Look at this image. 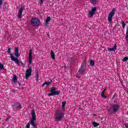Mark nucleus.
Here are the masks:
<instances>
[{
	"label": "nucleus",
	"instance_id": "a19ab883",
	"mask_svg": "<svg viewBox=\"0 0 128 128\" xmlns=\"http://www.w3.org/2000/svg\"><path fill=\"white\" fill-rule=\"evenodd\" d=\"M106 89H104V90L102 92H104H104L106 91Z\"/></svg>",
	"mask_w": 128,
	"mask_h": 128
},
{
	"label": "nucleus",
	"instance_id": "7c9ffc66",
	"mask_svg": "<svg viewBox=\"0 0 128 128\" xmlns=\"http://www.w3.org/2000/svg\"><path fill=\"white\" fill-rule=\"evenodd\" d=\"M128 60V58L126 56L124 57V58L122 60V62H126Z\"/></svg>",
	"mask_w": 128,
	"mask_h": 128
},
{
	"label": "nucleus",
	"instance_id": "1a4fd4ad",
	"mask_svg": "<svg viewBox=\"0 0 128 128\" xmlns=\"http://www.w3.org/2000/svg\"><path fill=\"white\" fill-rule=\"evenodd\" d=\"M96 12V7L92 8L91 10L89 11V18H92Z\"/></svg>",
	"mask_w": 128,
	"mask_h": 128
},
{
	"label": "nucleus",
	"instance_id": "2f4dec72",
	"mask_svg": "<svg viewBox=\"0 0 128 128\" xmlns=\"http://www.w3.org/2000/svg\"><path fill=\"white\" fill-rule=\"evenodd\" d=\"M74 62H75L74 58H72V60L70 61V63L71 64H74Z\"/></svg>",
	"mask_w": 128,
	"mask_h": 128
},
{
	"label": "nucleus",
	"instance_id": "49530a36",
	"mask_svg": "<svg viewBox=\"0 0 128 128\" xmlns=\"http://www.w3.org/2000/svg\"><path fill=\"white\" fill-rule=\"evenodd\" d=\"M127 23H128V22H126Z\"/></svg>",
	"mask_w": 128,
	"mask_h": 128
},
{
	"label": "nucleus",
	"instance_id": "2eb2a0df",
	"mask_svg": "<svg viewBox=\"0 0 128 128\" xmlns=\"http://www.w3.org/2000/svg\"><path fill=\"white\" fill-rule=\"evenodd\" d=\"M52 84V79H50V81L44 82L42 86V87H44V86H50V84Z\"/></svg>",
	"mask_w": 128,
	"mask_h": 128
},
{
	"label": "nucleus",
	"instance_id": "f704fd0d",
	"mask_svg": "<svg viewBox=\"0 0 128 128\" xmlns=\"http://www.w3.org/2000/svg\"><path fill=\"white\" fill-rule=\"evenodd\" d=\"M8 116L7 117V118L6 120V122H8V120H10V115H8Z\"/></svg>",
	"mask_w": 128,
	"mask_h": 128
},
{
	"label": "nucleus",
	"instance_id": "dca6fc26",
	"mask_svg": "<svg viewBox=\"0 0 128 128\" xmlns=\"http://www.w3.org/2000/svg\"><path fill=\"white\" fill-rule=\"evenodd\" d=\"M60 68L64 70H66V65L65 64H61Z\"/></svg>",
	"mask_w": 128,
	"mask_h": 128
},
{
	"label": "nucleus",
	"instance_id": "7ed1b4c3",
	"mask_svg": "<svg viewBox=\"0 0 128 128\" xmlns=\"http://www.w3.org/2000/svg\"><path fill=\"white\" fill-rule=\"evenodd\" d=\"M86 66L84 64H82L80 66V68L78 70V74L76 75V78H80V74H84V72H86Z\"/></svg>",
	"mask_w": 128,
	"mask_h": 128
},
{
	"label": "nucleus",
	"instance_id": "c9c22d12",
	"mask_svg": "<svg viewBox=\"0 0 128 128\" xmlns=\"http://www.w3.org/2000/svg\"><path fill=\"white\" fill-rule=\"evenodd\" d=\"M82 64H85V66H86V58H85L84 60V63H82Z\"/></svg>",
	"mask_w": 128,
	"mask_h": 128
},
{
	"label": "nucleus",
	"instance_id": "b1692460",
	"mask_svg": "<svg viewBox=\"0 0 128 128\" xmlns=\"http://www.w3.org/2000/svg\"><path fill=\"white\" fill-rule=\"evenodd\" d=\"M108 114H110L112 115V112H114V111L112 110V108H110L109 109H108Z\"/></svg>",
	"mask_w": 128,
	"mask_h": 128
},
{
	"label": "nucleus",
	"instance_id": "4468645a",
	"mask_svg": "<svg viewBox=\"0 0 128 128\" xmlns=\"http://www.w3.org/2000/svg\"><path fill=\"white\" fill-rule=\"evenodd\" d=\"M12 82L14 84H16V82H18V76H16V74L13 75V78H12Z\"/></svg>",
	"mask_w": 128,
	"mask_h": 128
},
{
	"label": "nucleus",
	"instance_id": "393cba45",
	"mask_svg": "<svg viewBox=\"0 0 128 128\" xmlns=\"http://www.w3.org/2000/svg\"><path fill=\"white\" fill-rule=\"evenodd\" d=\"M66 104V101L62 102V108H64Z\"/></svg>",
	"mask_w": 128,
	"mask_h": 128
},
{
	"label": "nucleus",
	"instance_id": "9d476101",
	"mask_svg": "<svg viewBox=\"0 0 128 128\" xmlns=\"http://www.w3.org/2000/svg\"><path fill=\"white\" fill-rule=\"evenodd\" d=\"M26 8L24 6H22L20 9L19 10L18 14V18H22V11L24 10Z\"/></svg>",
	"mask_w": 128,
	"mask_h": 128
},
{
	"label": "nucleus",
	"instance_id": "72a5a7b5",
	"mask_svg": "<svg viewBox=\"0 0 128 128\" xmlns=\"http://www.w3.org/2000/svg\"><path fill=\"white\" fill-rule=\"evenodd\" d=\"M10 50H11L10 48L8 47V50H7V52H8V54H10V52H11Z\"/></svg>",
	"mask_w": 128,
	"mask_h": 128
},
{
	"label": "nucleus",
	"instance_id": "423d86ee",
	"mask_svg": "<svg viewBox=\"0 0 128 128\" xmlns=\"http://www.w3.org/2000/svg\"><path fill=\"white\" fill-rule=\"evenodd\" d=\"M111 108H112L113 112H114V114H116L120 108V105L118 104H112L111 106Z\"/></svg>",
	"mask_w": 128,
	"mask_h": 128
},
{
	"label": "nucleus",
	"instance_id": "37998d69",
	"mask_svg": "<svg viewBox=\"0 0 128 128\" xmlns=\"http://www.w3.org/2000/svg\"><path fill=\"white\" fill-rule=\"evenodd\" d=\"M126 128H128V125H126Z\"/></svg>",
	"mask_w": 128,
	"mask_h": 128
},
{
	"label": "nucleus",
	"instance_id": "bb28decb",
	"mask_svg": "<svg viewBox=\"0 0 128 128\" xmlns=\"http://www.w3.org/2000/svg\"><path fill=\"white\" fill-rule=\"evenodd\" d=\"M121 24H122V28H125V26H126V24H124V20H122V21L121 22Z\"/></svg>",
	"mask_w": 128,
	"mask_h": 128
},
{
	"label": "nucleus",
	"instance_id": "c85d7f7f",
	"mask_svg": "<svg viewBox=\"0 0 128 128\" xmlns=\"http://www.w3.org/2000/svg\"><path fill=\"white\" fill-rule=\"evenodd\" d=\"M101 96L104 98H106V96H104V92H102L101 94Z\"/></svg>",
	"mask_w": 128,
	"mask_h": 128
},
{
	"label": "nucleus",
	"instance_id": "412c9836",
	"mask_svg": "<svg viewBox=\"0 0 128 128\" xmlns=\"http://www.w3.org/2000/svg\"><path fill=\"white\" fill-rule=\"evenodd\" d=\"M56 87H52L50 89V92H54L56 91Z\"/></svg>",
	"mask_w": 128,
	"mask_h": 128
},
{
	"label": "nucleus",
	"instance_id": "a878e982",
	"mask_svg": "<svg viewBox=\"0 0 128 128\" xmlns=\"http://www.w3.org/2000/svg\"><path fill=\"white\" fill-rule=\"evenodd\" d=\"M32 56H28V62L30 64H32Z\"/></svg>",
	"mask_w": 128,
	"mask_h": 128
},
{
	"label": "nucleus",
	"instance_id": "ea45409f",
	"mask_svg": "<svg viewBox=\"0 0 128 128\" xmlns=\"http://www.w3.org/2000/svg\"><path fill=\"white\" fill-rule=\"evenodd\" d=\"M47 36H50V33L48 32L47 33Z\"/></svg>",
	"mask_w": 128,
	"mask_h": 128
},
{
	"label": "nucleus",
	"instance_id": "f8f14e48",
	"mask_svg": "<svg viewBox=\"0 0 128 128\" xmlns=\"http://www.w3.org/2000/svg\"><path fill=\"white\" fill-rule=\"evenodd\" d=\"M13 108V110H18V108H20V110L22 108V106L20 103L16 104L12 106Z\"/></svg>",
	"mask_w": 128,
	"mask_h": 128
},
{
	"label": "nucleus",
	"instance_id": "f03ea898",
	"mask_svg": "<svg viewBox=\"0 0 128 128\" xmlns=\"http://www.w3.org/2000/svg\"><path fill=\"white\" fill-rule=\"evenodd\" d=\"M31 116L32 118L30 122V124L34 128H38V125L36 124V122H34L36 120V112L34 110H32L31 111Z\"/></svg>",
	"mask_w": 128,
	"mask_h": 128
},
{
	"label": "nucleus",
	"instance_id": "a18cd8bd",
	"mask_svg": "<svg viewBox=\"0 0 128 128\" xmlns=\"http://www.w3.org/2000/svg\"><path fill=\"white\" fill-rule=\"evenodd\" d=\"M14 90H12V92H14Z\"/></svg>",
	"mask_w": 128,
	"mask_h": 128
},
{
	"label": "nucleus",
	"instance_id": "9b49d317",
	"mask_svg": "<svg viewBox=\"0 0 128 128\" xmlns=\"http://www.w3.org/2000/svg\"><path fill=\"white\" fill-rule=\"evenodd\" d=\"M60 90H55L54 92H51L48 94V96H58L60 94Z\"/></svg>",
	"mask_w": 128,
	"mask_h": 128
},
{
	"label": "nucleus",
	"instance_id": "6ab92c4d",
	"mask_svg": "<svg viewBox=\"0 0 128 128\" xmlns=\"http://www.w3.org/2000/svg\"><path fill=\"white\" fill-rule=\"evenodd\" d=\"M36 82H38V70H37L36 72Z\"/></svg>",
	"mask_w": 128,
	"mask_h": 128
},
{
	"label": "nucleus",
	"instance_id": "0eeeda50",
	"mask_svg": "<svg viewBox=\"0 0 128 128\" xmlns=\"http://www.w3.org/2000/svg\"><path fill=\"white\" fill-rule=\"evenodd\" d=\"M56 114L57 116H56V119L57 120V122H60V120H62V118L64 114L62 113H60V111L57 110L56 111Z\"/></svg>",
	"mask_w": 128,
	"mask_h": 128
},
{
	"label": "nucleus",
	"instance_id": "aec40b11",
	"mask_svg": "<svg viewBox=\"0 0 128 128\" xmlns=\"http://www.w3.org/2000/svg\"><path fill=\"white\" fill-rule=\"evenodd\" d=\"M89 62L90 64V66H94V60H90Z\"/></svg>",
	"mask_w": 128,
	"mask_h": 128
},
{
	"label": "nucleus",
	"instance_id": "c03bdc74",
	"mask_svg": "<svg viewBox=\"0 0 128 128\" xmlns=\"http://www.w3.org/2000/svg\"><path fill=\"white\" fill-rule=\"evenodd\" d=\"M79 110H82V108H79Z\"/></svg>",
	"mask_w": 128,
	"mask_h": 128
},
{
	"label": "nucleus",
	"instance_id": "e433bc0d",
	"mask_svg": "<svg viewBox=\"0 0 128 128\" xmlns=\"http://www.w3.org/2000/svg\"><path fill=\"white\" fill-rule=\"evenodd\" d=\"M44 4V0H40V4Z\"/></svg>",
	"mask_w": 128,
	"mask_h": 128
},
{
	"label": "nucleus",
	"instance_id": "473e14b6",
	"mask_svg": "<svg viewBox=\"0 0 128 128\" xmlns=\"http://www.w3.org/2000/svg\"><path fill=\"white\" fill-rule=\"evenodd\" d=\"M30 122H28L26 126V128H30Z\"/></svg>",
	"mask_w": 128,
	"mask_h": 128
},
{
	"label": "nucleus",
	"instance_id": "c756f323",
	"mask_svg": "<svg viewBox=\"0 0 128 128\" xmlns=\"http://www.w3.org/2000/svg\"><path fill=\"white\" fill-rule=\"evenodd\" d=\"M28 56H32V49L30 50Z\"/></svg>",
	"mask_w": 128,
	"mask_h": 128
},
{
	"label": "nucleus",
	"instance_id": "5701e85b",
	"mask_svg": "<svg viewBox=\"0 0 128 128\" xmlns=\"http://www.w3.org/2000/svg\"><path fill=\"white\" fill-rule=\"evenodd\" d=\"M91 2L92 4L96 6V2H98V0H91Z\"/></svg>",
	"mask_w": 128,
	"mask_h": 128
},
{
	"label": "nucleus",
	"instance_id": "f3484780",
	"mask_svg": "<svg viewBox=\"0 0 128 128\" xmlns=\"http://www.w3.org/2000/svg\"><path fill=\"white\" fill-rule=\"evenodd\" d=\"M51 54V58L52 60H56V54H54V51L52 50L50 52Z\"/></svg>",
	"mask_w": 128,
	"mask_h": 128
},
{
	"label": "nucleus",
	"instance_id": "f257e3e1",
	"mask_svg": "<svg viewBox=\"0 0 128 128\" xmlns=\"http://www.w3.org/2000/svg\"><path fill=\"white\" fill-rule=\"evenodd\" d=\"M14 55L16 57H14L12 54H10V58L12 60V62H14L18 66H24V63H22V62H20L18 60V59L20 56V54L18 53V47L15 48Z\"/></svg>",
	"mask_w": 128,
	"mask_h": 128
},
{
	"label": "nucleus",
	"instance_id": "a211bd4d",
	"mask_svg": "<svg viewBox=\"0 0 128 128\" xmlns=\"http://www.w3.org/2000/svg\"><path fill=\"white\" fill-rule=\"evenodd\" d=\"M51 20H52V18H50V16L47 17V18L45 21L46 24H48V22H50Z\"/></svg>",
	"mask_w": 128,
	"mask_h": 128
},
{
	"label": "nucleus",
	"instance_id": "4be33fe9",
	"mask_svg": "<svg viewBox=\"0 0 128 128\" xmlns=\"http://www.w3.org/2000/svg\"><path fill=\"white\" fill-rule=\"evenodd\" d=\"M92 124L93 126H94V128H96V126H100V124L96 122H93L92 123Z\"/></svg>",
	"mask_w": 128,
	"mask_h": 128
},
{
	"label": "nucleus",
	"instance_id": "4c0bfd02",
	"mask_svg": "<svg viewBox=\"0 0 128 128\" xmlns=\"http://www.w3.org/2000/svg\"><path fill=\"white\" fill-rule=\"evenodd\" d=\"M2 0H0V6H2Z\"/></svg>",
	"mask_w": 128,
	"mask_h": 128
},
{
	"label": "nucleus",
	"instance_id": "20e7f679",
	"mask_svg": "<svg viewBox=\"0 0 128 128\" xmlns=\"http://www.w3.org/2000/svg\"><path fill=\"white\" fill-rule=\"evenodd\" d=\"M31 24L34 26H42L40 24V20L38 18H33L31 20Z\"/></svg>",
	"mask_w": 128,
	"mask_h": 128
},
{
	"label": "nucleus",
	"instance_id": "39448f33",
	"mask_svg": "<svg viewBox=\"0 0 128 128\" xmlns=\"http://www.w3.org/2000/svg\"><path fill=\"white\" fill-rule=\"evenodd\" d=\"M114 12H116V8H112L111 12L109 14L108 16V22H112V17L114 16Z\"/></svg>",
	"mask_w": 128,
	"mask_h": 128
},
{
	"label": "nucleus",
	"instance_id": "ddd939ff",
	"mask_svg": "<svg viewBox=\"0 0 128 128\" xmlns=\"http://www.w3.org/2000/svg\"><path fill=\"white\" fill-rule=\"evenodd\" d=\"M116 50V44H114L113 48H108V50H109V52H114Z\"/></svg>",
	"mask_w": 128,
	"mask_h": 128
},
{
	"label": "nucleus",
	"instance_id": "79ce46f5",
	"mask_svg": "<svg viewBox=\"0 0 128 128\" xmlns=\"http://www.w3.org/2000/svg\"><path fill=\"white\" fill-rule=\"evenodd\" d=\"M18 84L19 86H20V83L18 82Z\"/></svg>",
	"mask_w": 128,
	"mask_h": 128
},
{
	"label": "nucleus",
	"instance_id": "58836bf2",
	"mask_svg": "<svg viewBox=\"0 0 128 128\" xmlns=\"http://www.w3.org/2000/svg\"><path fill=\"white\" fill-rule=\"evenodd\" d=\"M45 26L46 27V26H48V23H46L45 24Z\"/></svg>",
	"mask_w": 128,
	"mask_h": 128
},
{
	"label": "nucleus",
	"instance_id": "cd10ccee",
	"mask_svg": "<svg viewBox=\"0 0 128 128\" xmlns=\"http://www.w3.org/2000/svg\"><path fill=\"white\" fill-rule=\"evenodd\" d=\"M4 64H2L0 62V70H4Z\"/></svg>",
	"mask_w": 128,
	"mask_h": 128
},
{
	"label": "nucleus",
	"instance_id": "6e6552de",
	"mask_svg": "<svg viewBox=\"0 0 128 128\" xmlns=\"http://www.w3.org/2000/svg\"><path fill=\"white\" fill-rule=\"evenodd\" d=\"M32 70L31 68H28L26 70V74L25 75V78L26 80H28V78L30 77V76H32Z\"/></svg>",
	"mask_w": 128,
	"mask_h": 128
}]
</instances>
